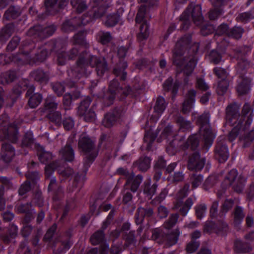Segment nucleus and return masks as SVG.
<instances>
[{"instance_id":"nucleus-1","label":"nucleus","mask_w":254,"mask_h":254,"mask_svg":"<svg viewBox=\"0 0 254 254\" xmlns=\"http://www.w3.org/2000/svg\"><path fill=\"white\" fill-rule=\"evenodd\" d=\"M76 64L75 69L68 72L69 75L74 80L88 76L94 67H96L97 73L100 76H102L108 69L107 64L104 59L98 58L86 52H82Z\"/></svg>"},{"instance_id":"nucleus-2","label":"nucleus","mask_w":254,"mask_h":254,"mask_svg":"<svg viewBox=\"0 0 254 254\" xmlns=\"http://www.w3.org/2000/svg\"><path fill=\"white\" fill-rule=\"evenodd\" d=\"M35 47L34 43L28 44L24 43L20 49V52L16 55L10 56L11 61L18 64H32L37 62H42L46 60L49 52L44 47L39 49L38 53L33 56L32 49Z\"/></svg>"},{"instance_id":"nucleus-3","label":"nucleus","mask_w":254,"mask_h":254,"mask_svg":"<svg viewBox=\"0 0 254 254\" xmlns=\"http://www.w3.org/2000/svg\"><path fill=\"white\" fill-rule=\"evenodd\" d=\"M104 13L103 7H93V11H90L89 14L84 15L81 18L75 17L65 21L62 25V30L65 32L71 31L77 26L86 25L93 19L101 17Z\"/></svg>"},{"instance_id":"nucleus-4","label":"nucleus","mask_w":254,"mask_h":254,"mask_svg":"<svg viewBox=\"0 0 254 254\" xmlns=\"http://www.w3.org/2000/svg\"><path fill=\"white\" fill-rule=\"evenodd\" d=\"M185 41L186 37H184L176 44L173 52V63L187 76H189L190 73V59L184 56L186 47L183 46L182 48L180 47L182 43Z\"/></svg>"},{"instance_id":"nucleus-5","label":"nucleus","mask_w":254,"mask_h":254,"mask_svg":"<svg viewBox=\"0 0 254 254\" xmlns=\"http://www.w3.org/2000/svg\"><path fill=\"white\" fill-rule=\"evenodd\" d=\"M210 115L206 113L199 116L197 120V123L200 125V131L203 142V148L207 151L212 145L213 140L215 136L212 132L209 125Z\"/></svg>"},{"instance_id":"nucleus-6","label":"nucleus","mask_w":254,"mask_h":254,"mask_svg":"<svg viewBox=\"0 0 254 254\" xmlns=\"http://www.w3.org/2000/svg\"><path fill=\"white\" fill-rule=\"evenodd\" d=\"M79 148L86 155L84 165L89 166L97 155L95 148L94 141L92 140L86 133H82L78 141Z\"/></svg>"},{"instance_id":"nucleus-7","label":"nucleus","mask_w":254,"mask_h":254,"mask_svg":"<svg viewBox=\"0 0 254 254\" xmlns=\"http://www.w3.org/2000/svg\"><path fill=\"white\" fill-rule=\"evenodd\" d=\"M18 138L17 127L14 125L9 124V118L6 114L0 118V139L7 140L15 143Z\"/></svg>"},{"instance_id":"nucleus-8","label":"nucleus","mask_w":254,"mask_h":254,"mask_svg":"<svg viewBox=\"0 0 254 254\" xmlns=\"http://www.w3.org/2000/svg\"><path fill=\"white\" fill-rule=\"evenodd\" d=\"M189 186L185 185L182 189H181L176 196V200L174 202V208L177 209H179L181 213L186 216L188 213L190 207V198H188L185 202L184 199L189 194Z\"/></svg>"},{"instance_id":"nucleus-9","label":"nucleus","mask_w":254,"mask_h":254,"mask_svg":"<svg viewBox=\"0 0 254 254\" xmlns=\"http://www.w3.org/2000/svg\"><path fill=\"white\" fill-rule=\"evenodd\" d=\"M146 6V5L140 6L135 18L136 23H141L139 28L140 31L137 35V39L140 41L146 39L149 34V25L145 19L147 11Z\"/></svg>"},{"instance_id":"nucleus-10","label":"nucleus","mask_w":254,"mask_h":254,"mask_svg":"<svg viewBox=\"0 0 254 254\" xmlns=\"http://www.w3.org/2000/svg\"><path fill=\"white\" fill-rule=\"evenodd\" d=\"M199 143L198 136L196 135L191 136V170L200 171L204 167L205 160L199 154L197 148Z\"/></svg>"},{"instance_id":"nucleus-11","label":"nucleus","mask_w":254,"mask_h":254,"mask_svg":"<svg viewBox=\"0 0 254 254\" xmlns=\"http://www.w3.org/2000/svg\"><path fill=\"white\" fill-rule=\"evenodd\" d=\"M91 99L90 97H86L81 102L80 105L78 109V114L83 118L86 122H92L95 120L96 114L91 109L88 108L91 104Z\"/></svg>"},{"instance_id":"nucleus-12","label":"nucleus","mask_w":254,"mask_h":254,"mask_svg":"<svg viewBox=\"0 0 254 254\" xmlns=\"http://www.w3.org/2000/svg\"><path fill=\"white\" fill-rule=\"evenodd\" d=\"M56 168L58 169V172L60 176L63 177L64 178L69 177L73 173V170L71 168L59 166L58 162H55L45 166V172L46 178H49Z\"/></svg>"},{"instance_id":"nucleus-13","label":"nucleus","mask_w":254,"mask_h":254,"mask_svg":"<svg viewBox=\"0 0 254 254\" xmlns=\"http://www.w3.org/2000/svg\"><path fill=\"white\" fill-rule=\"evenodd\" d=\"M56 30V27L54 25L49 26L43 29H42L41 26L35 25L29 29L27 32V34L30 37H38L40 38H43L50 36Z\"/></svg>"},{"instance_id":"nucleus-14","label":"nucleus","mask_w":254,"mask_h":254,"mask_svg":"<svg viewBox=\"0 0 254 254\" xmlns=\"http://www.w3.org/2000/svg\"><path fill=\"white\" fill-rule=\"evenodd\" d=\"M237 170L232 169L230 171L227 179L229 180L231 184L236 182L237 184H234V189L238 192H241L243 190V186L246 182V178L241 175H240L237 178Z\"/></svg>"},{"instance_id":"nucleus-15","label":"nucleus","mask_w":254,"mask_h":254,"mask_svg":"<svg viewBox=\"0 0 254 254\" xmlns=\"http://www.w3.org/2000/svg\"><path fill=\"white\" fill-rule=\"evenodd\" d=\"M122 88L119 87V83L116 79H114L111 81L109 86V91L107 93L108 95L104 97L105 101H108L106 106H108L112 104L116 94L122 92Z\"/></svg>"},{"instance_id":"nucleus-16","label":"nucleus","mask_w":254,"mask_h":254,"mask_svg":"<svg viewBox=\"0 0 254 254\" xmlns=\"http://www.w3.org/2000/svg\"><path fill=\"white\" fill-rule=\"evenodd\" d=\"M166 106L164 98L161 96L158 97L154 107V114L152 115V118L155 121H157L160 118L165 110Z\"/></svg>"},{"instance_id":"nucleus-17","label":"nucleus","mask_w":254,"mask_h":254,"mask_svg":"<svg viewBox=\"0 0 254 254\" xmlns=\"http://www.w3.org/2000/svg\"><path fill=\"white\" fill-rule=\"evenodd\" d=\"M0 155L5 162H9L15 155V149L10 144L3 143L1 147Z\"/></svg>"},{"instance_id":"nucleus-18","label":"nucleus","mask_w":254,"mask_h":254,"mask_svg":"<svg viewBox=\"0 0 254 254\" xmlns=\"http://www.w3.org/2000/svg\"><path fill=\"white\" fill-rule=\"evenodd\" d=\"M78 50L76 47L73 48L72 50L67 54L65 52H61L58 54V63L60 65H64L69 60L74 59L77 55Z\"/></svg>"},{"instance_id":"nucleus-19","label":"nucleus","mask_w":254,"mask_h":254,"mask_svg":"<svg viewBox=\"0 0 254 254\" xmlns=\"http://www.w3.org/2000/svg\"><path fill=\"white\" fill-rule=\"evenodd\" d=\"M142 181V176L138 175L135 177L134 174H133L131 176H130V177L127 178L126 185L130 187L131 191L132 192H135Z\"/></svg>"},{"instance_id":"nucleus-20","label":"nucleus","mask_w":254,"mask_h":254,"mask_svg":"<svg viewBox=\"0 0 254 254\" xmlns=\"http://www.w3.org/2000/svg\"><path fill=\"white\" fill-rule=\"evenodd\" d=\"M15 210L18 213H23L26 214V217L24 220L26 222L29 219H30L31 218H32V214L35 213L34 210L31 209V204L29 203L25 204H17L15 206Z\"/></svg>"},{"instance_id":"nucleus-21","label":"nucleus","mask_w":254,"mask_h":254,"mask_svg":"<svg viewBox=\"0 0 254 254\" xmlns=\"http://www.w3.org/2000/svg\"><path fill=\"white\" fill-rule=\"evenodd\" d=\"M58 103L56 102L53 96L50 95L45 100L43 112H45L47 115L55 111L58 108Z\"/></svg>"},{"instance_id":"nucleus-22","label":"nucleus","mask_w":254,"mask_h":254,"mask_svg":"<svg viewBox=\"0 0 254 254\" xmlns=\"http://www.w3.org/2000/svg\"><path fill=\"white\" fill-rule=\"evenodd\" d=\"M60 154L65 161L71 162L74 158V152L71 145L67 144L60 151Z\"/></svg>"},{"instance_id":"nucleus-23","label":"nucleus","mask_w":254,"mask_h":254,"mask_svg":"<svg viewBox=\"0 0 254 254\" xmlns=\"http://www.w3.org/2000/svg\"><path fill=\"white\" fill-rule=\"evenodd\" d=\"M215 152L220 162H224L228 158V150L225 145L218 144L216 147Z\"/></svg>"},{"instance_id":"nucleus-24","label":"nucleus","mask_w":254,"mask_h":254,"mask_svg":"<svg viewBox=\"0 0 254 254\" xmlns=\"http://www.w3.org/2000/svg\"><path fill=\"white\" fill-rule=\"evenodd\" d=\"M30 75L35 80L40 83H46L49 79L47 74L42 70H37L32 71Z\"/></svg>"},{"instance_id":"nucleus-25","label":"nucleus","mask_w":254,"mask_h":254,"mask_svg":"<svg viewBox=\"0 0 254 254\" xmlns=\"http://www.w3.org/2000/svg\"><path fill=\"white\" fill-rule=\"evenodd\" d=\"M179 234L180 233L178 230L167 234L164 239L166 245L170 247L176 244L178 240Z\"/></svg>"},{"instance_id":"nucleus-26","label":"nucleus","mask_w":254,"mask_h":254,"mask_svg":"<svg viewBox=\"0 0 254 254\" xmlns=\"http://www.w3.org/2000/svg\"><path fill=\"white\" fill-rule=\"evenodd\" d=\"M150 161L149 157H141L134 163V165L137 167L139 170L146 171L150 167Z\"/></svg>"},{"instance_id":"nucleus-27","label":"nucleus","mask_w":254,"mask_h":254,"mask_svg":"<svg viewBox=\"0 0 254 254\" xmlns=\"http://www.w3.org/2000/svg\"><path fill=\"white\" fill-rule=\"evenodd\" d=\"M250 81L248 79H241L238 85L237 90L240 95L247 93L250 90Z\"/></svg>"},{"instance_id":"nucleus-28","label":"nucleus","mask_w":254,"mask_h":254,"mask_svg":"<svg viewBox=\"0 0 254 254\" xmlns=\"http://www.w3.org/2000/svg\"><path fill=\"white\" fill-rule=\"evenodd\" d=\"M118 119V116L113 112L107 113L103 120V125L107 127H112L117 122Z\"/></svg>"},{"instance_id":"nucleus-29","label":"nucleus","mask_w":254,"mask_h":254,"mask_svg":"<svg viewBox=\"0 0 254 254\" xmlns=\"http://www.w3.org/2000/svg\"><path fill=\"white\" fill-rule=\"evenodd\" d=\"M190 17V10L189 6L187 9L180 16V20L182 21L181 28L186 30L188 29L190 26L189 18Z\"/></svg>"},{"instance_id":"nucleus-30","label":"nucleus","mask_w":254,"mask_h":254,"mask_svg":"<svg viewBox=\"0 0 254 254\" xmlns=\"http://www.w3.org/2000/svg\"><path fill=\"white\" fill-rule=\"evenodd\" d=\"M178 131L174 129L173 127L170 125L166 126L162 132L161 137L163 139H167L168 140L173 138L177 135Z\"/></svg>"},{"instance_id":"nucleus-31","label":"nucleus","mask_w":254,"mask_h":254,"mask_svg":"<svg viewBox=\"0 0 254 254\" xmlns=\"http://www.w3.org/2000/svg\"><path fill=\"white\" fill-rule=\"evenodd\" d=\"M84 38V32L82 31H80L74 36V43L76 45L84 47L85 48H88L89 47V45L85 40Z\"/></svg>"},{"instance_id":"nucleus-32","label":"nucleus","mask_w":254,"mask_h":254,"mask_svg":"<svg viewBox=\"0 0 254 254\" xmlns=\"http://www.w3.org/2000/svg\"><path fill=\"white\" fill-rule=\"evenodd\" d=\"M80 94L79 92L75 93L72 96L69 93L65 94L63 98V104L65 109H68L71 105L72 101L79 98Z\"/></svg>"},{"instance_id":"nucleus-33","label":"nucleus","mask_w":254,"mask_h":254,"mask_svg":"<svg viewBox=\"0 0 254 254\" xmlns=\"http://www.w3.org/2000/svg\"><path fill=\"white\" fill-rule=\"evenodd\" d=\"M152 214L153 210L151 208L145 209L142 207H139L137 209V213L136 214L135 216L136 219L141 222L144 217H149L151 216Z\"/></svg>"},{"instance_id":"nucleus-34","label":"nucleus","mask_w":254,"mask_h":254,"mask_svg":"<svg viewBox=\"0 0 254 254\" xmlns=\"http://www.w3.org/2000/svg\"><path fill=\"white\" fill-rule=\"evenodd\" d=\"M119 67L115 68L114 69V73L117 76L121 75V78L124 80L126 78L127 73L125 71V69L127 67V62L120 61L119 63Z\"/></svg>"},{"instance_id":"nucleus-35","label":"nucleus","mask_w":254,"mask_h":254,"mask_svg":"<svg viewBox=\"0 0 254 254\" xmlns=\"http://www.w3.org/2000/svg\"><path fill=\"white\" fill-rule=\"evenodd\" d=\"M156 135L152 132L148 131L146 132L144 136V145L146 147L147 150H150L152 146V144L154 141Z\"/></svg>"},{"instance_id":"nucleus-36","label":"nucleus","mask_w":254,"mask_h":254,"mask_svg":"<svg viewBox=\"0 0 254 254\" xmlns=\"http://www.w3.org/2000/svg\"><path fill=\"white\" fill-rule=\"evenodd\" d=\"M19 14L20 12L17 8L11 6L5 11L4 17L7 20H11L16 18Z\"/></svg>"},{"instance_id":"nucleus-37","label":"nucleus","mask_w":254,"mask_h":254,"mask_svg":"<svg viewBox=\"0 0 254 254\" xmlns=\"http://www.w3.org/2000/svg\"><path fill=\"white\" fill-rule=\"evenodd\" d=\"M42 100V95L39 93H35L30 96L28 101V104L31 108H35L40 104Z\"/></svg>"},{"instance_id":"nucleus-38","label":"nucleus","mask_w":254,"mask_h":254,"mask_svg":"<svg viewBox=\"0 0 254 254\" xmlns=\"http://www.w3.org/2000/svg\"><path fill=\"white\" fill-rule=\"evenodd\" d=\"M71 4L77 12L81 13L87 8L84 0H71Z\"/></svg>"},{"instance_id":"nucleus-39","label":"nucleus","mask_w":254,"mask_h":254,"mask_svg":"<svg viewBox=\"0 0 254 254\" xmlns=\"http://www.w3.org/2000/svg\"><path fill=\"white\" fill-rule=\"evenodd\" d=\"M18 228L14 224L10 226V232L9 235H6L3 237V240L5 243H9L12 241L17 236Z\"/></svg>"},{"instance_id":"nucleus-40","label":"nucleus","mask_w":254,"mask_h":254,"mask_svg":"<svg viewBox=\"0 0 254 254\" xmlns=\"http://www.w3.org/2000/svg\"><path fill=\"white\" fill-rule=\"evenodd\" d=\"M104 238V234L103 231H98L91 237L90 241L93 245H96L102 242Z\"/></svg>"},{"instance_id":"nucleus-41","label":"nucleus","mask_w":254,"mask_h":254,"mask_svg":"<svg viewBox=\"0 0 254 254\" xmlns=\"http://www.w3.org/2000/svg\"><path fill=\"white\" fill-rule=\"evenodd\" d=\"M120 19V15L118 13L110 14L107 17L105 24L107 26L112 27L115 26Z\"/></svg>"},{"instance_id":"nucleus-42","label":"nucleus","mask_w":254,"mask_h":254,"mask_svg":"<svg viewBox=\"0 0 254 254\" xmlns=\"http://www.w3.org/2000/svg\"><path fill=\"white\" fill-rule=\"evenodd\" d=\"M48 119L56 124L60 125L62 121V114L59 111H54L47 115Z\"/></svg>"},{"instance_id":"nucleus-43","label":"nucleus","mask_w":254,"mask_h":254,"mask_svg":"<svg viewBox=\"0 0 254 254\" xmlns=\"http://www.w3.org/2000/svg\"><path fill=\"white\" fill-rule=\"evenodd\" d=\"M244 214L241 207H237L234 213V222L235 225L240 224L243 220Z\"/></svg>"},{"instance_id":"nucleus-44","label":"nucleus","mask_w":254,"mask_h":254,"mask_svg":"<svg viewBox=\"0 0 254 254\" xmlns=\"http://www.w3.org/2000/svg\"><path fill=\"white\" fill-rule=\"evenodd\" d=\"M178 86V84L175 83L174 84H173V78L172 77H169L163 84V88L166 90H172L173 93L177 92V89L176 87Z\"/></svg>"},{"instance_id":"nucleus-45","label":"nucleus","mask_w":254,"mask_h":254,"mask_svg":"<svg viewBox=\"0 0 254 254\" xmlns=\"http://www.w3.org/2000/svg\"><path fill=\"white\" fill-rule=\"evenodd\" d=\"M39 159L40 161L43 163L46 164L52 159V154L50 152L42 151L38 153Z\"/></svg>"},{"instance_id":"nucleus-46","label":"nucleus","mask_w":254,"mask_h":254,"mask_svg":"<svg viewBox=\"0 0 254 254\" xmlns=\"http://www.w3.org/2000/svg\"><path fill=\"white\" fill-rule=\"evenodd\" d=\"M179 215L176 213L172 214L164 224V227L166 229L169 230L173 227L178 221Z\"/></svg>"},{"instance_id":"nucleus-47","label":"nucleus","mask_w":254,"mask_h":254,"mask_svg":"<svg viewBox=\"0 0 254 254\" xmlns=\"http://www.w3.org/2000/svg\"><path fill=\"white\" fill-rule=\"evenodd\" d=\"M229 84L228 81L225 79H222L218 84L217 92L218 94L223 95L224 94L228 88Z\"/></svg>"},{"instance_id":"nucleus-48","label":"nucleus","mask_w":254,"mask_h":254,"mask_svg":"<svg viewBox=\"0 0 254 254\" xmlns=\"http://www.w3.org/2000/svg\"><path fill=\"white\" fill-rule=\"evenodd\" d=\"M33 143V139L31 132H27L25 133L22 141V147H28L31 146Z\"/></svg>"},{"instance_id":"nucleus-49","label":"nucleus","mask_w":254,"mask_h":254,"mask_svg":"<svg viewBox=\"0 0 254 254\" xmlns=\"http://www.w3.org/2000/svg\"><path fill=\"white\" fill-rule=\"evenodd\" d=\"M14 30V26L12 23L7 24L2 29V35L4 38H8L10 36Z\"/></svg>"},{"instance_id":"nucleus-50","label":"nucleus","mask_w":254,"mask_h":254,"mask_svg":"<svg viewBox=\"0 0 254 254\" xmlns=\"http://www.w3.org/2000/svg\"><path fill=\"white\" fill-rule=\"evenodd\" d=\"M150 182L151 179H149V183L145 185L144 192L146 193H147L149 195H153L156 191L157 186L156 184H154L151 187L149 188Z\"/></svg>"},{"instance_id":"nucleus-51","label":"nucleus","mask_w":254,"mask_h":254,"mask_svg":"<svg viewBox=\"0 0 254 254\" xmlns=\"http://www.w3.org/2000/svg\"><path fill=\"white\" fill-rule=\"evenodd\" d=\"M206 207L204 204H200L195 208V214L198 218H202L205 214Z\"/></svg>"},{"instance_id":"nucleus-52","label":"nucleus","mask_w":254,"mask_h":254,"mask_svg":"<svg viewBox=\"0 0 254 254\" xmlns=\"http://www.w3.org/2000/svg\"><path fill=\"white\" fill-rule=\"evenodd\" d=\"M203 181V177L200 175H194L191 176V186L195 188L199 186Z\"/></svg>"},{"instance_id":"nucleus-53","label":"nucleus","mask_w":254,"mask_h":254,"mask_svg":"<svg viewBox=\"0 0 254 254\" xmlns=\"http://www.w3.org/2000/svg\"><path fill=\"white\" fill-rule=\"evenodd\" d=\"M112 39V36L109 32H102L100 34V42L103 45L108 43Z\"/></svg>"},{"instance_id":"nucleus-54","label":"nucleus","mask_w":254,"mask_h":254,"mask_svg":"<svg viewBox=\"0 0 254 254\" xmlns=\"http://www.w3.org/2000/svg\"><path fill=\"white\" fill-rule=\"evenodd\" d=\"M63 124L66 130L72 129L74 126V122L73 119L70 117L64 118Z\"/></svg>"},{"instance_id":"nucleus-55","label":"nucleus","mask_w":254,"mask_h":254,"mask_svg":"<svg viewBox=\"0 0 254 254\" xmlns=\"http://www.w3.org/2000/svg\"><path fill=\"white\" fill-rule=\"evenodd\" d=\"M242 112H243V115L245 116V117L247 116L248 124V125L251 124V119H250V118H251L252 110H251V108L250 105H249L248 104H246L244 106Z\"/></svg>"},{"instance_id":"nucleus-56","label":"nucleus","mask_w":254,"mask_h":254,"mask_svg":"<svg viewBox=\"0 0 254 254\" xmlns=\"http://www.w3.org/2000/svg\"><path fill=\"white\" fill-rule=\"evenodd\" d=\"M30 183L29 181H25L20 186L19 189V194L23 195L30 190Z\"/></svg>"},{"instance_id":"nucleus-57","label":"nucleus","mask_w":254,"mask_h":254,"mask_svg":"<svg viewBox=\"0 0 254 254\" xmlns=\"http://www.w3.org/2000/svg\"><path fill=\"white\" fill-rule=\"evenodd\" d=\"M20 41V38L18 37L15 36L13 37L9 43L7 47L8 51H12L17 46Z\"/></svg>"},{"instance_id":"nucleus-58","label":"nucleus","mask_w":254,"mask_h":254,"mask_svg":"<svg viewBox=\"0 0 254 254\" xmlns=\"http://www.w3.org/2000/svg\"><path fill=\"white\" fill-rule=\"evenodd\" d=\"M53 89L59 96H61L64 91V86L63 84L61 83L54 84L53 86Z\"/></svg>"},{"instance_id":"nucleus-59","label":"nucleus","mask_w":254,"mask_h":254,"mask_svg":"<svg viewBox=\"0 0 254 254\" xmlns=\"http://www.w3.org/2000/svg\"><path fill=\"white\" fill-rule=\"evenodd\" d=\"M58 0H45V6L49 13L51 14L54 13L51 9L54 8L56 6Z\"/></svg>"},{"instance_id":"nucleus-60","label":"nucleus","mask_w":254,"mask_h":254,"mask_svg":"<svg viewBox=\"0 0 254 254\" xmlns=\"http://www.w3.org/2000/svg\"><path fill=\"white\" fill-rule=\"evenodd\" d=\"M214 71L215 74L219 77L222 78V79H225V78L227 76V71L221 67H215L214 68Z\"/></svg>"},{"instance_id":"nucleus-61","label":"nucleus","mask_w":254,"mask_h":254,"mask_svg":"<svg viewBox=\"0 0 254 254\" xmlns=\"http://www.w3.org/2000/svg\"><path fill=\"white\" fill-rule=\"evenodd\" d=\"M211 61L215 64H218L221 61V57L217 52L212 51L210 54Z\"/></svg>"},{"instance_id":"nucleus-62","label":"nucleus","mask_w":254,"mask_h":254,"mask_svg":"<svg viewBox=\"0 0 254 254\" xmlns=\"http://www.w3.org/2000/svg\"><path fill=\"white\" fill-rule=\"evenodd\" d=\"M190 97L188 95L187 99H186L183 105L182 111L184 114H188L190 112Z\"/></svg>"},{"instance_id":"nucleus-63","label":"nucleus","mask_w":254,"mask_h":254,"mask_svg":"<svg viewBox=\"0 0 254 254\" xmlns=\"http://www.w3.org/2000/svg\"><path fill=\"white\" fill-rule=\"evenodd\" d=\"M57 229V225L54 224L52 227L47 231L45 235L44 239L47 241H50L53 237L55 232Z\"/></svg>"},{"instance_id":"nucleus-64","label":"nucleus","mask_w":254,"mask_h":254,"mask_svg":"<svg viewBox=\"0 0 254 254\" xmlns=\"http://www.w3.org/2000/svg\"><path fill=\"white\" fill-rule=\"evenodd\" d=\"M243 30L241 27H235L231 31V36L236 39H239L241 37Z\"/></svg>"}]
</instances>
